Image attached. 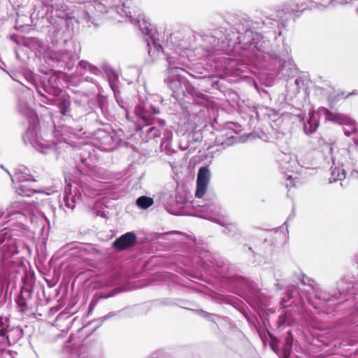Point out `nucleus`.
<instances>
[{"mask_svg":"<svg viewBox=\"0 0 358 358\" xmlns=\"http://www.w3.org/2000/svg\"><path fill=\"white\" fill-rule=\"evenodd\" d=\"M30 211V206L24 201L13 202L6 208L8 221L16 220L17 224L15 227L10 225L9 230L4 229L0 231V252L3 258L19 253L21 249H28L26 243L19 238L27 232L24 222Z\"/></svg>","mask_w":358,"mask_h":358,"instance_id":"nucleus-1","label":"nucleus"},{"mask_svg":"<svg viewBox=\"0 0 358 358\" xmlns=\"http://www.w3.org/2000/svg\"><path fill=\"white\" fill-rule=\"evenodd\" d=\"M18 110L20 113L26 116L29 122L30 127L27 131L24 138L28 139L33 147L43 154H48L54 149V145L46 142L44 140H39L37 138L36 126L38 117L36 113L24 101L18 103Z\"/></svg>","mask_w":358,"mask_h":358,"instance_id":"nucleus-2","label":"nucleus"},{"mask_svg":"<svg viewBox=\"0 0 358 358\" xmlns=\"http://www.w3.org/2000/svg\"><path fill=\"white\" fill-rule=\"evenodd\" d=\"M179 50L180 48H176L167 55L169 77L165 79V82L173 93H180L182 90L183 81L180 73L184 71V67L187 66L186 57L184 55L180 56Z\"/></svg>","mask_w":358,"mask_h":358,"instance_id":"nucleus-3","label":"nucleus"},{"mask_svg":"<svg viewBox=\"0 0 358 358\" xmlns=\"http://www.w3.org/2000/svg\"><path fill=\"white\" fill-rule=\"evenodd\" d=\"M321 116H324L326 120L339 124H350L352 123V120L343 114L334 113L327 108H320L317 111L309 113L308 119L303 123V131L306 134H309L316 131Z\"/></svg>","mask_w":358,"mask_h":358,"instance_id":"nucleus-4","label":"nucleus"},{"mask_svg":"<svg viewBox=\"0 0 358 358\" xmlns=\"http://www.w3.org/2000/svg\"><path fill=\"white\" fill-rule=\"evenodd\" d=\"M245 36L252 38V40L248 43L250 48L254 52L257 58L266 60L269 57L275 59L280 57L276 52L271 50L270 42L265 40L261 34L247 30Z\"/></svg>","mask_w":358,"mask_h":358,"instance_id":"nucleus-5","label":"nucleus"},{"mask_svg":"<svg viewBox=\"0 0 358 358\" xmlns=\"http://www.w3.org/2000/svg\"><path fill=\"white\" fill-rule=\"evenodd\" d=\"M76 189H75L73 192L72 186L69 185L66 187L64 191L63 201L66 206L71 210H73L76 206V202H78L80 200V190L85 196L89 197L93 196L95 194V189L92 188L87 184L86 178H84L83 179L79 180V182H78V195L76 194Z\"/></svg>","mask_w":358,"mask_h":358,"instance_id":"nucleus-6","label":"nucleus"},{"mask_svg":"<svg viewBox=\"0 0 358 358\" xmlns=\"http://www.w3.org/2000/svg\"><path fill=\"white\" fill-rule=\"evenodd\" d=\"M95 145L101 150L111 151L118 145L120 138L113 131L99 129L94 133Z\"/></svg>","mask_w":358,"mask_h":358,"instance_id":"nucleus-7","label":"nucleus"},{"mask_svg":"<svg viewBox=\"0 0 358 358\" xmlns=\"http://www.w3.org/2000/svg\"><path fill=\"white\" fill-rule=\"evenodd\" d=\"M220 208L215 206L210 205L205 208L201 216L203 218L218 223L224 226L225 229L223 232L228 236H234L238 229L236 224L231 223L225 218H221L219 216Z\"/></svg>","mask_w":358,"mask_h":358,"instance_id":"nucleus-8","label":"nucleus"},{"mask_svg":"<svg viewBox=\"0 0 358 358\" xmlns=\"http://www.w3.org/2000/svg\"><path fill=\"white\" fill-rule=\"evenodd\" d=\"M278 161L280 169L287 176V180L290 181L289 183L286 184V186L287 187H293L294 185L292 181L293 175H289L288 173H292L298 174L301 169L296 156L291 154L282 153Z\"/></svg>","mask_w":358,"mask_h":358,"instance_id":"nucleus-9","label":"nucleus"},{"mask_svg":"<svg viewBox=\"0 0 358 358\" xmlns=\"http://www.w3.org/2000/svg\"><path fill=\"white\" fill-rule=\"evenodd\" d=\"M300 281L301 285L304 286H309L313 290V292L315 293V296L318 299L322 300L324 302L334 301L336 299H338L341 296L345 295L348 292V289H342L341 285L340 284L338 285V294H335L331 296H327L325 293H323L319 290L317 285L313 280L310 279L303 273H301L300 275Z\"/></svg>","mask_w":358,"mask_h":358,"instance_id":"nucleus-10","label":"nucleus"},{"mask_svg":"<svg viewBox=\"0 0 358 358\" xmlns=\"http://www.w3.org/2000/svg\"><path fill=\"white\" fill-rule=\"evenodd\" d=\"M210 179V172L208 166H202L199 169L196 180V189L195 196L202 198L206 192V189Z\"/></svg>","mask_w":358,"mask_h":358,"instance_id":"nucleus-11","label":"nucleus"},{"mask_svg":"<svg viewBox=\"0 0 358 358\" xmlns=\"http://www.w3.org/2000/svg\"><path fill=\"white\" fill-rule=\"evenodd\" d=\"M84 12L79 17L81 20L89 22L92 20V15L94 14L95 12L97 13H105L107 10L105 8V6L97 1H92L90 2H87L84 4Z\"/></svg>","mask_w":358,"mask_h":358,"instance_id":"nucleus-12","label":"nucleus"},{"mask_svg":"<svg viewBox=\"0 0 358 358\" xmlns=\"http://www.w3.org/2000/svg\"><path fill=\"white\" fill-rule=\"evenodd\" d=\"M136 236L133 232H127L117 238L114 243V248L122 250L133 246L136 242Z\"/></svg>","mask_w":358,"mask_h":358,"instance_id":"nucleus-13","label":"nucleus"},{"mask_svg":"<svg viewBox=\"0 0 358 358\" xmlns=\"http://www.w3.org/2000/svg\"><path fill=\"white\" fill-rule=\"evenodd\" d=\"M333 165L331 167V177L329 178V182H335L338 180H342L345 178V173L343 169L339 166L340 162L338 161L335 157H332Z\"/></svg>","mask_w":358,"mask_h":358,"instance_id":"nucleus-14","label":"nucleus"},{"mask_svg":"<svg viewBox=\"0 0 358 358\" xmlns=\"http://www.w3.org/2000/svg\"><path fill=\"white\" fill-rule=\"evenodd\" d=\"M136 115L148 124H152V117H151V111L144 103L137 105L135 109Z\"/></svg>","mask_w":358,"mask_h":358,"instance_id":"nucleus-15","label":"nucleus"},{"mask_svg":"<svg viewBox=\"0 0 358 358\" xmlns=\"http://www.w3.org/2000/svg\"><path fill=\"white\" fill-rule=\"evenodd\" d=\"M112 6L116 10L117 14L121 16L131 17L129 1H122V0H110Z\"/></svg>","mask_w":358,"mask_h":358,"instance_id":"nucleus-16","label":"nucleus"},{"mask_svg":"<svg viewBox=\"0 0 358 358\" xmlns=\"http://www.w3.org/2000/svg\"><path fill=\"white\" fill-rule=\"evenodd\" d=\"M11 180L13 184L15 180L18 182L34 180L32 176L29 173L28 169L24 166L16 169L14 175L11 176Z\"/></svg>","mask_w":358,"mask_h":358,"instance_id":"nucleus-17","label":"nucleus"},{"mask_svg":"<svg viewBox=\"0 0 358 358\" xmlns=\"http://www.w3.org/2000/svg\"><path fill=\"white\" fill-rule=\"evenodd\" d=\"M49 56L51 59L64 64H68L73 58L72 54L65 50L50 52Z\"/></svg>","mask_w":358,"mask_h":358,"instance_id":"nucleus-18","label":"nucleus"},{"mask_svg":"<svg viewBox=\"0 0 358 358\" xmlns=\"http://www.w3.org/2000/svg\"><path fill=\"white\" fill-rule=\"evenodd\" d=\"M16 189V192L23 196H31L34 191L29 188L27 185L20 184L14 187Z\"/></svg>","mask_w":358,"mask_h":358,"instance_id":"nucleus-19","label":"nucleus"},{"mask_svg":"<svg viewBox=\"0 0 358 358\" xmlns=\"http://www.w3.org/2000/svg\"><path fill=\"white\" fill-rule=\"evenodd\" d=\"M71 101L69 98H64L60 101L58 108L62 115H67L70 112Z\"/></svg>","mask_w":358,"mask_h":358,"instance_id":"nucleus-20","label":"nucleus"},{"mask_svg":"<svg viewBox=\"0 0 358 358\" xmlns=\"http://www.w3.org/2000/svg\"><path fill=\"white\" fill-rule=\"evenodd\" d=\"M153 199L148 196H141L136 200L137 206L142 209H147L153 204Z\"/></svg>","mask_w":358,"mask_h":358,"instance_id":"nucleus-21","label":"nucleus"},{"mask_svg":"<svg viewBox=\"0 0 358 358\" xmlns=\"http://www.w3.org/2000/svg\"><path fill=\"white\" fill-rule=\"evenodd\" d=\"M80 162L82 164L87 166H91V162H92V158L91 154L88 150L84 149L80 154Z\"/></svg>","mask_w":358,"mask_h":358,"instance_id":"nucleus-22","label":"nucleus"},{"mask_svg":"<svg viewBox=\"0 0 358 358\" xmlns=\"http://www.w3.org/2000/svg\"><path fill=\"white\" fill-rule=\"evenodd\" d=\"M79 66L80 68L87 70L94 74H96L97 72L99 71V69L96 67L91 65L90 63H88L86 61H83V60L80 61L79 62Z\"/></svg>","mask_w":358,"mask_h":358,"instance_id":"nucleus-23","label":"nucleus"},{"mask_svg":"<svg viewBox=\"0 0 358 358\" xmlns=\"http://www.w3.org/2000/svg\"><path fill=\"white\" fill-rule=\"evenodd\" d=\"M137 22H138V25L140 29L141 30V31L143 33L148 35L150 34V29L148 27V24L147 22H145L144 20L141 21L140 20H138Z\"/></svg>","mask_w":358,"mask_h":358,"instance_id":"nucleus-24","label":"nucleus"},{"mask_svg":"<svg viewBox=\"0 0 358 358\" xmlns=\"http://www.w3.org/2000/svg\"><path fill=\"white\" fill-rule=\"evenodd\" d=\"M149 138H157L160 136L161 131L156 127H152L147 131Z\"/></svg>","mask_w":358,"mask_h":358,"instance_id":"nucleus-25","label":"nucleus"},{"mask_svg":"<svg viewBox=\"0 0 358 358\" xmlns=\"http://www.w3.org/2000/svg\"><path fill=\"white\" fill-rule=\"evenodd\" d=\"M346 1L347 0H320V3L322 4L324 7H327L334 2H336L337 3H343L344 2Z\"/></svg>","mask_w":358,"mask_h":358,"instance_id":"nucleus-26","label":"nucleus"},{"mask_svg":"<svg viewBox=\"0 0 358 358\" xmlns=\"http://www.w3.org/2000/svg\"><path fill=\"white\" fill-rule=\"evenodd\" d=\"M25 78H26V80L31 84H32L35 88L36 89V90L38 91V92L41 94V92L39 91V90L38 89V87L36 86V83H35V80H34V77L33 76V74L31 73H27L25 76Z\"/></svg>","mask_w":358,"mask_h":358,"instance_id":"nucleus-27","label":"nucleus"},{"mask_svg":"<svg viewBox=\"0 0 358 358\" xmlns=\"http://www.w3.org/2000/svg\"><path fill=\"white\" fill-rule=\"evenodd\" d=\"M289 317V314H285V315H282L279 317V319H278V326L279 327H282L285 324H287V319Z\"/></svg>","mask_w":358,"mask_h":358,"instance_id":"nucleus-28","label":"nucleus"},{"mask_svg":"<svg viewBox=\"0 0 358 358\" xmlns=\"http://www.w3.org/2000/svg\"><path fill=\"white\" fill-rule=\"evenodd\" d=\"M153 48L156 50L157 52L163 51L161 45L155 41V40H152Z\"/></svg>","mask_w":358,"mask_h":358,"instance_id":"nucleus-29","label":"nucleus"},{"mask_svg":"<svg viewBox=\"0 0 358 358\" xmlns=\"http://www.w3.org/2000/svg\"><path fill=\"white\" fill-rule=\"evenodd\" d=\"M10 331H5L4 329H1L0 331V336H6V338L8 339L10 336Z\"/></svg>","mask_w":358,"mask_h":358,"instance_id":"nucleus-30","label":"nucleus"},{"mask_svg":"<svg viewBox=\"0 0 358 358\" xmlns=\"http://www.w3.org/2000/svg\"><path fill=\"white\" fill-rule=\"evenodd\" d=\"M288 334L289 336L291 337L290 338H287V344L289 346V347H292V332L289 331H288Z\"/></svg>","mask_w":358,"mask_h":358,"instance_id":"nucleus-31","label":"nucleus"},{"mask_svg":"<svg viewBox=\"0 0 358 358\" xmlns=\"http://www.w3.org/2000/svg\"><path fill=\"white\" fill-rule=\"evenodd\" d=\"M150 108H152L151 115L152 114H159V108H157L156 107H152V106H150Z\"/></svg>","mask_w":358,"mask_h":358,"instance_id":"nucleus-32","label":"nucleus"},{"mask_svg":"<svg viewBox=\"0 0 358 358\" xmlns=\"http://www.w3.org/2000/svg\"><path fill=\"white\" fill-rule=\"evenodd\" d=\"M19 306L21 307L22 310L24 311V308L26 307V303L24 301H18Z\"/></svg>","mask_w":358,"mask_h":358,"instance_id":"nucleus-33","label":"nucleus"},{"mask_svg":"<svg viewBox=\"0 0 358 358\" xmlns=\"http://www.w3.org/2000/svg\"><path fill=\"white\" fill-rule=\"evenodd\" d=\"M188 92L191 94L192 96H194L195 94H196L195 89L194 87H190L189 90H188Z\"/></svg>","mask_w":358,"mask_h":358,"instance_id":"nucleus-34","label":"nucleus"},{"mask_svg":"<svg viewBox=\"0 0 358 358\" xmlns=\"http://www.w3.org/2000/svg\"><path fill=\"white\" fill-rule=\"evenodd\" d=\"M13 331H15L16 333H17V335H18V336H20H20H22V330H21V329H18V328H17V329H13Z\"/></svg>","mask_w":358,"mask_h":358,"instance_id":"nucleus-35","label":"nucleus"},{"mask_svg":"<svg viewBox=\"0 0 358 358\" xmlns=\"http://www.w3.org/2000/svg\"><path fill=\"white\" fill-rule=\"evenodd\" d=\"M113 315H114L113 313H110L108 315L103 317L102 320L104 321V320H107L108 318L112 317Z\"/></svg>","mask_w":358,"mask_h":358,"instance_id":"nucleus-36","label":"nucleus"},{"mask_svg":"<svg viewBox=\"0 0 358 358\" xmlns=\"http://www.w3.org/2000/svg\"><path fill=\"white\" fill-rule=\"evenodd\" d=\"M159 125L161 127H164L165 125V121L164 120H157Z\"/></svg>","mask_w":358,"mask_h":358,"instance_id":"nucleus-37","label":"nucleus"},{"mask_svg":"<svg viewBox=\"0 0 358 358\" xmlns=\"http://www.w3.org/2000/svg\"><path fill=\"white\" fill-rule=\"evenodd\" d=\"M117 101L118 104L120 105V106L121 108H124V106L123 105V101H119V100H118V99H117Z\"/></svg>","mask_w":358,"mask_h":358,"instance_id":"nucleus-38","label":"nucleus"},{"mask_svg":"<svg viewBox=\"0 0 358 358\" xmlns=\"http://www.w3.org/2000/svg\"><path fill=\"white\" fill-rule=\"evenodd\" d=\"M148 46L149 47V48H148V52H149V54H150V55H151L152 48H151L150 44V43H149V42L148 43Z\"/></svg>","mask_w":358,"mask_h":358,"instance_id":"nucleus-39","label":"nucleus"},{"mask_svg":"<svg viewBox=\"0 0 358 358\" xmlns=\"http://www.w3.org/2000/svg\"><path fill=\"white\" fill-rule=\"evenodd\" d=\"M344 133H345V136H350L352 134V131H345Z\"/></svg>","mask_w":358,"mask_h":358,"instance_id":"nucleus-40","label":"nucleus"},{"mask_svg":"<svg viewBox=\"0 0 358 358\" xmlns=\"http://www.w3.org/2000/svg\"><path fill=\"white\" fill-rule=\"evenodd\" d=\"M341 155L348 154V152L346 150H344V149L341 150Z\"/></svg>","mask_w":358,"mask_h":358,"instance_id":"nucleus-41","label":"nucleus"},{"mask_svg":"<svg viewBox=\"0 0 358 358\" xmlns=\"http://www.w3.org/2000/svg\"><path fill=\"white\" fill-rule=\"evenodd\" d=\"M295 83H296V84H297V85H298V84H299L298 80H295Z\"/></svg>","mask_w":358,"mask_h":358,"instance_id":"nucleus-42","label":"nucleus"},{"mask_svg":"<svg viewBox=\"0 0 358 358\" xmlns=\"http://www.w3.org/2000/svg\"><path fill=\"white\" fill-rule=\"evenodd\" d=\"M299 117L300 118V120H303V118L301 117V115H299Z\"/></svg>","mask_w":358,"mask_h":358,"instance_id":"nucleus-43","label":"nucleus"},{"mask_svg":"<svg viewBox=\"0 0 358 358\" xmlns=\"http://www.w3.org/2000/svg\"><path fill=\"white\" fill-rule=\"evenodd\" d=\"M92 304L91 303V304L90 305V308H92Z\"/></svg>","mask_w":358,"mask_h":358,"instance_id":"nucleus-44","label":"nucleus"},{"mask_svg":"<svg viewBox=\"0 0 358 358\" xmlns=\"http://www.w3.org/2000/svg\"><path fill=\"white\" fill-rule=\"evenodd\" d=\"M357 11H358V8H357Z\"/></svg>","mask_w":358,"mask_h":358,"instance_id":"nucleus-45","label":"nucleus"}]
</instances>
